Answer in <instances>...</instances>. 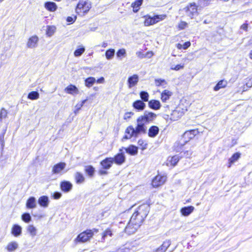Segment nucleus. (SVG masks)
Here are the masks:
<instances>
[{
    "label": "nucleus",
    "instance_id": "obj_63",
    "mask_svg": "<svg viewBox=\"0 0 252 252\" xmlns=\"http://www.w3.org/2000/svg\"><path fill=\"white\" fill-rule=\"evenodd\" d=\"M241 29H243L245 31H247V29H248V24H243L241 27Z\"/></svg>",
    "mask_w": 252,
    "mask_h": 252
},
{
    "label": "nucleus",
    "instance_id": "obj_58",
    "mask_svg": "<svg viewBox=\"0 0 252 252\" xmlns=\"http://www.w3.org/2000/svg\"><path fill=\"white\" fill-rule=\"evenodd\" d=\"M246 85L248 88L252 87V78L249 80V81L246 83Z\"/></svg>",
    "mask_w": 252,
    "mask_h": 252
},
{
    "label": "nucleus",
    "instance_id": "obj_5",
    "mask_svg": "<svg viewBox=\"0 0 252 252\" xmlns=\"http://www.w3.org/2000/svg\"><path fill=\"white\" fill-rule=\"evenodd\" d=\"M91 8V2L88 0H81L78 3L76 11L78 14L88 12Z\"/></svg>",
    "mask_w": 252,
    "mask_h": 252
},
{
    "label": "nucleus",
    "instance_id": "obj_61",
    "mask_svg": "<svg viewBox=\"0 0 252 252\" xmlns=\"http://www.w3.org/2000/svg\"><path fill=\"white\" fill-rule=\"evenodd\" d=\"M96 82L98 84H102L104 82V78L103 77H100L96 80Z\"/></svg>",
    "mask_w": 252,
    "mask_h": 252
},
{
    "label": "nucleus",
    "instance_id": "obj_50",
    "mask_svg": "<svg viewBox=\"0 0 252 252\" xmlns=\"http://www.w3.org/2000/svg\"><path fill=\"white\" fill-rule=\"evenodd\" d=\"M138 144L139 146L142 147V149L144 150L146 149L147 144L142 139H139L138 141Z\"/></svg>",
    "mask_w": 252,
    "mask_h": 252
},
{
    "label": "nucleus",
    "instance_id": "obj_49",
    "mask_svg": "<svg viewBox=\"0 0 252 252\" xmlns=\"http://www.w3.org/2000/svg\"><path fill=\"white\" fill-rule=\"evenodd\" d=\"M126 55V51L125 49H119L117 53V56L120 58L122 56H125Z\"/></svg>",
    "mask_w": 252,
    "mask_h": 252
},
{
    "label": "nucleus",
    "instance_id": "obj_13",
    "mask_svg": "<svg viewBox=\"0 0 252 252\" xmlns=\"http://www.w3.org/2000/svg\"><path fill=\"white\" fill-rule=\"evenodd\" d=\"M60 187L63 191L68 192L72 189V185L69 181H65L61 182Z\"/></svg>",
    "mask_w": 252,
    "mask_h": 252
},
{
    "label": "nucleus",
    "instance_id": "obj_19",
    "mask_svg": "<svg viewBox=\"0 0 252 252\" xmlns=\"http://www.w3.org/2000/svg\"><path fill=\"white\" fill-rule=\"evenodd\" d=\"M194 208L192 206L184 207L181 208L180 212L184 216H189L194 210Z\"/></svg>",
    "mask_w": 252,
    "mask_h": 252
},
{
    "label": "nucleus",
    "instance_id": "obj_4",
    "mask_svg": "<svg viewBox=\"0 0 252 252\" xmlns=\"http://www.w3.org/2000/svg\"><path fill=\"white\" fill-rule=\"evenodd\" d=\"M98 230L96 229L87 230L78 235L76 241L80 242H85L89 240L94 235V233H97Z\"/></svg>",
    "mask_w": 252,
    "mask_h": 252
},
{
    "label": "nucleus",
    "instance_id": "obj_40",
    "mask_svg": "<svg viewBox=\"0 0 252 252\" xmlns=\"http://www.w3.org/2000/svg\"><path fill=\"white\" fill-rule=\"evenodd\" d=\"M85 171L89 176L92 177L94 175V168L92 166L89 165L85 167Z\"/></svg>",
    "mask_w": 252,
    "mask_h": 252
},
{
    "label": "nucleus",
    "instance_id": "obj_8",
    "mask_svg": "<svg viewBox=\"0 0 252 252\" xmlns=\"http://www.w3.org/2000/svg\"><path fill=\"white\" fill-rule=\"evenodd\" d=\"M120 153L117 154L114 158H112L114 162L118 165H121L125 162L126 160V158L124 153L123 152V149H120Z\"/></svg>",
    "mask_w": 252,
    "mask_h": 252
},
{
    "label": "nucleus",
    "instance_id": "obj_45",
    "mask_svg": "<svg viewBox=\"0 0 252 252\" xmlns=\"http://www.w3.org/2000/svg\"><path fill=\"white\" fill-rule=\"evenodd\" d=\"M165 15H157L153 17L155 23H157L160 21L164 20L166 18Z\"/></svg>",
    "mask_w": 252,
    "mask_h": 252
},
{
    "label": "nucleus",
    "instance_id": "obj_9",
    "mask_svg": "<svg viewBox=\"0 0 252 252\" xmlns=\"http://www.w3.org/2000/svg\"><path fill=\"white\" fill-rule=\"evenodd\" d=\"M39 39L36 35H33L30 37L27 43V47L28 48L33 49L37 47Z\"/></svg>",
    "mask_w": 252,
    "mask_h": 252
},
{
    "label": "nucleus",
    "instance_id": "obj_38",
    "mask_svg": "<svg viewBox=\"0 0 252 252\" xmlns=\"http://www.w3.org/2000/svg\"><path fill=\"white\" fill-rule=\"evenodd\" d=\"M39 94L37 92L32 91L28 94V98L31 100H35L39 98Z\"/></svg>",
    "mask_w": 252,
    "mask_h": 252
},
{
    "label": "nucleus",
    "instance_id": "obj_53",
    "mask_svg": "<svg viewBox=\"0 0 252 252\" xmlns=\"http://www.w3.org/2000/svg\"><path fill=\"white\" fill-rule=\"evenodd\" d=\"M62 196V193L60 192H55L53 194V198L55 199H58Z\"/></svg>",
    "mask_w": 252,
    "mask_h": 252
},
{
    "label": "nucleus",
    "instance_id": "obj_44",
    "mask_svg": "<svg viewBox=\"0 0 252 252\" xmlns=\"http://www.w3.org/2000/svg\"><path fill=\"white\" fill-rule=\"evenodd\" d=\"M31 219L32 218L29 213H24L22 215V220L26 223L29 222Z\"/></svg>",
    "mask_w": 252,
    "mask_h": 252
},
{
    "label": "nucleus",
    "instance_id": "obj_31",
    "mask_svg": "<svg viewBox=\"0 0 252 252\" xmlns=\"http://www.w3.org/2000/svg\"><path fill=\"white\" fill-rule=\"evenodd\" d=\"M144 18H145L144 21V25L145 26H149L156 24L153 17H152L151 16L146 15L144 16Z\"/></svg>",
    "mask_w": 252,
    "mask_h": 252
},
{
    "label": "nucleus",
    "instance_id": "obj_36",
    "mask_svg": "<svg viewBox=\"0 0 252 252\" xmlns=\"http://www.w3.org/2000/svg\"><path fill=\"white\" fill-rule=\"evenodd\" d=\"M27 229L32 237L35 236L37 234V229L32 224L29 225Z\"/></svg>",
    "mask_w": 252,
    "mask_h": 252
},
{
    "label": "nucleus",
    "instance_id": "obj_32",
    "mask_svg": "<svg viewBox=\"0 0 252 252\" xmlns=\"http://www.w3.org/2000/svg\"><path fill=\"white\" fill-rule=\"evenodd\" d=\"M143 0H136L134 2L131 4V6L133 7V11L136 13L139 10L140 6L142 4Z\"/></svg>",
    "mask_w": 252,
    "mask_h": 252
},
{
    "label": "nucleus",
    "instance_id": "obj_55",
    "mask_svg": "<svg viewBox=\"0 0 252 252\" xmlns=\"http://www.w3.org/2000/svg\"><path fill=\"white\" fill-rule=\"evenodd\" d=\"M136 55L139 59H143L146 57V56L141 51H138L136 53Z\"/></svg>",
    "mask_w": 252,
    "mask_h": 252
},
{
    "label": "nucleus",
    "instance_id": "obj_59",
    "mask_svg": "<svg viewBox=\"0 0 252 252\" xmlns=\"http://www.w3.org/2000/svg\"><path fill=\"white\" fill-rule=\"evenodd\" d=\"M98 173H99V174L100 175H106L108 173L107 171L104 170V169L99 170L98 171Z\"/></svg>",
    "mask_w": 252,
    "mask_h": 252
},
{
    "label": "nucleus",
    "instance_id": "obj_21",
    "mask_svg": "<svg viewBox=\"0 0 252 252\" xmlns=\"http://www.w3.org/2000/svg\"><path fill=\"white\" fill-rule=\"evenodd\" d=\"M183 115V112L181 111L179 109L174 110L172 111L170 119L172 121H177Z\"/></svg>",
    "mask_w": 252,
    "mask_h": 252
},
{
    "label": "nucleus",
    "instance_id": "obj_62",
    "mask_svg": "<svg viewBox=\"0 0 252 252\" xmlns=\"http://www.w3.org/2000/svg\"><path fill=\"white\" fill-rule=\"evenodd\" d=\"M190 46V43L189 42H186L183 45V49H186Z\"/></svg>",
    "mask_w": 252,
    "mask_h": 252
},
{
    "label": "nucleus",
    "instance_id": "obj_52",
    "mask_svg": "<svg viewBox=\"0 0 252 252\" xmlns=\"http://www.w3.org/2000/svg\"><path fill=\"white\" fill-rule=\"evenodd\" d=\"M6 130H4L5 131ZM4 132L3 133L0 134V143L1 144L2 148H3L4 145Z\"/></svg>",
    "mask_w": 252,
    "mask_h": 252
},
{
    "label": "nucleus",
    "instance_id": "obj_6",
    "mask_svg": "<svg viewBox=\"0 0 252 252\" xmlns=\"http://www.w3.org/2000/svg\"><path fill=\"white\" fill-rule=\"evenodd\" d=\"M166 181L165 176L158 175L153 180L152 185L154 188H157L163 185Z\"/></svg>",
    "mask_w": 252,
    "mask_h": 252
},
{
    "label": "nucleus",
    "instance_id": "obj_29",
    "mask_svg": "<svg viewBox=\"0 0 252 252\" xmlns=\"http://www.w3.org/2000/svg\"><path fill=\"white\" fill-rule=\"evenodd\" d=\"M172 92L168 90H164L161 94V99L162 102H165L172 95Z\"/></svg>",
    "mask_w": 252,
    "mask_h": 252
},
{
    "label": "nucleus",
    "instance_id": "obj_57",
    "mask_svg": "<svg viewBox=\"0 0 252 252\" xmlns=\"http://www.w3.org/2000/svg\"><path fill=\"white\" fill-rule=\"evenodd\" d=\"M133 113H132V112H127L125 114L124 119H129L130 118L131 115H133Z\"/></svg>",
    "mask_w": 252,
    "mask_h": 252
},
{
    "label": "nucleus",
    "instance_id": "obj_64",
    "mask_svg": "<svg viewBox=\"0 0 252 252\" xmlns=\"http://www.w3.org/2000/svg\"><path fill=\"white\" fill-rule=\"evenodd\" d=\"M192 153L190 151H187L185 153V154H186V157L187 158H189L191 155Z\"/></svg>",
    "mask_w": 252,
    "mask_h": 252
},
{
    "label": "nucleus",
    "instance_id": "obj_48",
    "mask_svg": "<svg viewBox=\"0 0 252 252\" xmlns=\"http://www.w3.org/2000/svg\"><path fill=\"white\" fill-rule=\"evenodd\" d=\"M155 84L157 86H159L165 85L166 83L165 81L163 79H155Z\"/></svg>",
    "mask_w": 252,
    "mask_h": 252
},
{
    "label": "nucleus",
    "instance_id": "obj_54",
    "mask_svg": "<svg viewBox=\"0 0 252 252\" xmlns=\"http://www.w3.org/2000/svg\"><path fill=\"white\" fill-rule=\"evenodd\" d=\"M112 235V233L110 230H106L103 233V235L102 236V238H104L105 237H107V236H111Z\"/></svg>",
    "mask_w": 252,
    "mask_h": 252
},
{
    "label": "nucleus",
    "instance_id": "obj_46",
    "mask_svg": "<svg viewBox=\"0 0 252 252\" xmlns=\"http://www.w3.org/2000/svg\"><path fill=\"white\" fill-rule=\"evenodd\" d=\"M7 115V110L4 108H2L0 112V121H1L3 119L6 118Z\"/></svg>",
    "mask_w": 252,
    "mask_h": 252
},
{
    "label": "nucleus",
    "instance_id": "obj_42",
    "mask_svg": "<svg viewBox=\"0 0 252 252\" xmlns=\"http://www.w3.org/2000/svg\"><path fill=\"white\" fill-rule=\"evenodd\" d=\"M140 96L142 100V101L147 102L149 99V94L145 91H142L140 93Z\"/></svg>",
    "mask_w": 252,
    "mask_h": 252
},
{
    "label": "nucleus",
    "instance_id": "obj_34",
    "mask_svg": "<svg viewBox=\"0 0 252 252\" xmlns=\"http://www.w3.org/2000/svg\"><path fill=\"white\" fill-rule=\"evenodd\" d=\"M227 85V82L224 80L220 81L215 86L214 90L215 91H219L221 88L225 87Z\"/></svg>",
    "mask_w": 252,
    "mask_h": 252
},
{
    "label": "nucleus",
    "instance_id": "obj_14",
    "mask_svg": "<svg viewBox=\"0 0 252 252\" xmlns=\"http://www.w3.org/2000/svg\"><path fill=\"white\" fill-rule=\"evenodd\" d=\"M199 133L197 129H192L186 131L183 134V137L188 139V140L193 138Z\"/></svg>",
    "mask_w": 252,
    "mask_h": 252
},
{
    "label": "nucleus",
    "instance_id": "obj_27",
    "mask_svg": "<svg viewBox=\"0 0 252 252\" xmlns=\"http://www.w3.org/2000/svg\"><path fill=\"white\" fill-rule=\"evenodd\" d=\"M126 152L131 155H136L138 153V148L133 145H130L128 148H125Z\"/></svg>",
    "mask_w": 252,
    "mask_h": 252
},
{
    "label": "nucleus",
    "instance_id": "obj_7",
    "mask_svg": "<svg viewBox=\"0 0 252 252\" xmlns=\"http://www.w3.org/2000/svg\"><path fill=\"white\" fill-rule=\"evenodd\" d=\"M149 212V206L147 204H143L139 206L136 213H138L141 217H139V220H141L142 218L145 219Z\"/></svg>",
    "mask_w": 252,
    "mask_h": 252
},
{
    "label": "nucleus",
    "instance_id": "obj_24",
    "mask_svg": "<svg viewBox=\"0 0 252 252\" xmlns=\"http://www.w3.org/2000/svg\"><path fill=\"white\" fill-rule=\"evenodd\" d=\"M148 105L150 108L154 110H158L160 108V103L158 100H151L149 101Z\"/></svg>",
    "mask_w": 252,
    "mask_h": 252
},
{
    "label": "nucleus",
    "instance_id": "obj_43",
    "mask_svg": "<svg viewBox=\"0 0 252 252\" xmlns=\"http://www.w3.org/2000/svg\"><path fill=\"white\" fill-rule=\"evenodd\" d=\"M85 51L84 47H82L79 49H76L74 52V55L76 57H78L81 56Z\"/></svg>",
    "mask_w": 252,
    "mask_h": 252
},
{
    "label": "nucleus",
    "instance_id": "obj_1",
    "mask_svg": "<svg viewBox=\"0 0 252 252\" xmlns=\"http://www.w3.org/2000/svg\"><path fill=\"white\" fill-rule=\"evenodd\" d=\"M157 117V114L154 113L147 111H145L143 115L137 118V126L135 128L132 126L126 128L125 131L126 134L123 138L128 139L132 137H137L141 133H146L147 127L145 125L153 122Z\"/></svg>",
    "mask_w": 252,
    "mask_h": 252
},
{
    "label": "nucleus",
    "instance_id": "obj_12",
    "mask_svg": "<svg viewBox=\"0 0 252 252\" xmlns=\"http://www.w3.org/2000/svg\"><path fill=\"white\" fill-rule=\"evenodd\" d=\"M22 228L18 224H14L11 228V233L15 237H19L22 234Z\"/></svg>",
    "mask_w": 252,
    "mask_h": 252
},
{
    "label": "nucleus",
    "instance_id": "obj_51",
    "mask_svg": "<svg viewBox=\"0 0 252 252\" xmlns=\"http://www.w3.org/2000/svg\"><path fill=\"white\" fill-rule=\"evenodd\" d=\"M184 67V64H177L176 65H172L171 67V69L172 70H179L181 69H183Z\"/></svg>",
    "mask_w": 252,
    "mask_h": 252
},
{
    "label": "nucleus",
    "instance_id": "obj_30",
    "mask_svg": "<svg viewBox=\"0 0 252 252\" xmlns=\"http://www.w3.org/2000/svg\"><path fill=\"white\" fill-rule=\"evenodd\" d=\"M96 82V79L94 77H90L86 78L85 80V85L87 88H91Z\"/></svg>",
    "mask_w": 252,
    "mask_h": 252
},
{
    "label": "nucleus",
    "instance_id": "obj_10",
    "mask_svg": "<svg viewBox=\"0 0 252 252\" xmlns=\"http://www.w3.org/2000/svg\"><path fill=\"white\" fill-rule=\"evenodd\" d=\"M66 164L64 162H60L55 165L52 169L53 174H62V171L65 168Z\"/></svg>",
    "mask_w": 252,
    "mask_h": 252
},
{
    "label": "nucleus",
    "instance_id": "obj_39",
    "mask_svg": "<svg viewBox=\"0 0 252 252\" xmlns=\"http://www.w3.org/2000/svg\"><path fill=\"white\" fill-rule=\"evenodd\" d=\"M56 31V27L53 26H49L47 27L46 34L50 37L53 35Z\"/></svg>",
    "mask_w": 252,
    "mask_h": 252
},
{
    "label": "nucleus",
    "instance_id": "obj_11",
    "mask_svg": "<svg viewBox=\"0 0 252 252\" xmlns=\"http://www.w3.org/2000/svg\"><path fill=\"white\" fill-rule=\"evenodd\" d=\"M113 163L112 158H107L101 161L100 164L103 169L107 170L111 168Z\"/></svg>",
    "mask_w": 252,
    "mask_h": 252
},
{
    "label": "nucleus",
    "instance_id": "obj_3",
    "mask_svg": "<svg viewBox=\"0 0 252 252\" xmlns=\"http://www.w3.org/2000/svg\"><path fill=\"white\" fill-rule=\"evenodd\" d=\"M180 13L187 19H193L199 14L198 5L195 2L190 3L180 10Z\"/></svg>",
    "mask_w": 252,
    "mask_h": 252
},
{
    "label": "nucleus",
    "instance_id": "obj_47",
    "mask_svg": "<svg viewBox=\"0 0 252 252\" xmlns=\"http://www.w3.org/2000/svg\"><path fill=\"white\" fill-rule=\"evenodd\" d=\"M188 23L185 21H181L178 26V28L179 30H184L188 27Z\"/></svg>",
    "mask_w": 252,
    "mask_h": 252
},
{
    "label": "nucleus",
    "instance_id": "obj_16",
    "mask_svg": "<svg viewBox=\"0 0 252 252\" xmlns=\"http://www.w3.org/2000/svg\"><path fill=\"white\" fill-rule=\"evenodd\" d=\"M38 203L40 206L44 208H47L49 203V198L47 196H42L39 198Z\"/></svg>",
    "mask_w": 252,
    "mask_h": 252
},
{
    "label": "nucleus",
    "instance_id": "obj_56",
    "mask_svg": "<svg viewBox=\"0 0 252 252\" xmlns=\"http://www.w3.org/2000/svg\"><path fill=\"white\" fill-rule=\"evenodd\" d=\"M76 19V16H74L73 17L69 16V17H68L67 18L66 21L68 22H70V23H73L75 21Z\"/></svg>",
    "mask_w": 252,
    "mask_h": 252
},
{
    "label": "nucleus",
    "instance_id": "obj_20",
    "mask_svg": "<svg viewBox=\"0 0 252 252\" xmlns=\"http://www.w3.org/2000/svg\"><path fill=\"white\" fill-rule=\"evenodd\" d=\"M19 247L18 243L16 241H11L6 246V249L9 252L15 251Z\"/></svg>",
    "mask_w": 252,
    "mask_h": 252
},
{
    "label": "nucleus",
    "instance_id": "obj_60",
    "mask_svg": "<svg viewBox=\"0 0 252 252\" xmlns=\"http://www.w3.org/2000/svg\"><path fill=\"white\" fill-rule=\"evenodd\" d=\"M83 106V104H81V103H78L76 105V110H75V113H76V112L79 111L81 108V107Z\"/></svg>",
    "mask_w": 252,
    "mask_h": 252
},
{
    "label": "nucleus",
    "instance_id": "obj_22",
    "mask_svg": "<svg viewBox=\"0 0 252 252\" xmlns=\"http://www.w3.org/2000/svg\"><path fill=\"white\" fill-rule=\"evenodd\" d=\"M137 247L133 243H127L123 249V252H134L136 251Z\"/></svg>",
    "mask_w": 252,
    "mask_h": 252
},
{
    "label": "nucleus",
    "instance_id": "obj_35",
    "mask_svg": "<svg viewBox=\"0 0 252 252\" xmlns=\"http://www.w3.org/2000/svg\"><path fill=\"white\" fill-rule=\"evenodd\" d=\"M241 154L239 153H235L229 159V166L230 167L231 165L237 161L240 157Z\"/></svg>",
    "mask_w": 252,
    "mask_h": 252
},
{
    "label": "nucleus",
    "instance_id": "obj_28",
    "mask_svg": "<svg viewBox=\"0 0 252 252\" xmlns=\"http://www.w3.org/2000/svg\"><path fill=\"white\" fill-rule=\"evenodd\" d=\"M170 245V242L169 241H164L162 245L157 249L155 252H165Z\"/></svg>",
    "mask_w": 252,
    "mask_h": 252
},
{
    "label": "nucleus",
    "instance_id": "obj_33",
    "mask_svg": "<svg viewBox=\"0 0 252 252\" xmlns=\"http://www.w3.org/2000/svg\"><path fill=\"white\" fill-rule=\"evenodd\" d=\"M75 179L77 184H82L85 181L83 174L80 172H76L75 174Z\"/></svg>",
    "mask_w": 252,
    "mask_h": 252
},
{
    "label": "nucleus",
    "instance_id": "obj_18",
    "mask_svg": "<svg viewBox=\"0 0 252 252\" xmlns=\"http://www.w3.org/2000/svg\"><path fill=\"white\" fill-rule=\"evenodd\" d=\"M159 132V128L156 126H151L148 130V136L150 137H156Z\"/></svg>",
    "mask_w": 252,
    "mask_h": 252
},
{
    "label": "nucleus",
    "instance_id": "obj_2",
    "mask_svg": "<svg viewBox=\"0 0 252 252\" xmlns=\"http://www.w3.org/2000/svg\"><path fill=\"white\" fill-rule=\"evenodd\" d=\"M141 216L138 213L135 212L132 215L128 223L125 228V231L128 234L134 233L139 226L141 225L144 219L142 218L140 221L139 220V217Z\"/></svg>",
    "mask_w": 252,
    "mask_h": 252
},
{
    "label": "nucleus",
    "instance_id": "obj_25",
    "mask_svg": "<svg viewBox=\"0 0 252 252\" xmlns=\"http://www.w3.org/2000/svg\"><path fill=\"white\" fill-rule=\"evenodd\" d=\"M65 91L67 93L71 94H77L79 92L77 88L75 86L73 85H70L66 88H65Z\"/></svg>",
    "mask_w": 252,
    "mask_h": 252
},
{
    "label": "nucleus",
    "instance_id": "obj_26",
    "mask_svg": "<svg viewBox=\"0 0 252 252\" xmlns=\"http://www.w3.org/2000/svg\"><path fill=\"white\" fill-rule=\"evenodd\" d=\"M36 206V199L34 197H31L27 201L26 207L29 209H32Z\"/></svg>",
    "mask_w": 252,
    "mask_h": 252
},
{
    "label": "nucleus",
    "instance_id": "obj_15",
    "mask_svg": "<svg viewBox=\"0 0 252 252\" xmlns=\"http://www.w3.org/2000/svg\"><path fill=\"white\" fill-rule=\"evenodd\" d=\"M139 80L138 76L136 74H134L128 78L127 82L128 84V87L129 88L134 86L137 84Z\"/></svg>",
    "mask_w": 252,
    "mask_h": 252
},
{
    "label": "nucleus",
    "instance_id": "obj_41",
    "mask_svg": "<svg viewBox=\"0 0 252 252\" xmlns=\"http://www.w3.org/2000/svg\"><path fill=\"white\" fill-rule=\"evenodd\" d=\"M115 54V50L113 49H109L106 51L105 56L107 60H111Z\"/></svg>",
    "mask_w": 252,
    "mask_h": 252
},
{
    "label": "nucleus",
    "instance_id": "obj_23",
    "mask_svg": "<svg viewBox=\"0 0 252 252\" xmlns=\"http://www.w3.org/2000/svg\"><path fill=\"white\" fill-rule=\"evenodd\" d=\"M45 8L51 12H53L56 10L57 6L54 2L48 1L44 4Z\"/></svg>",
    "mask_w": 252,
    "mask_h": 252
},
{
    "label": "nucleus",
    "instance_id": "obj_37",
    "mask_svg": "<svg viewBox=\"0 0 252 252\" xmlns=\"http://www.w3.org/2000/svg\"><path fill=\"white\" fill-rule=\"evenodd\" d=\"M179 157L177 155L171 158H169L167 160L168 162H170V164L172 166L176 165L177 162L179 161Z\"/></svg>",
    "mask_w": 252,
    "mask_h": 252
},
{
    "label": "nucleus",
    "instance_id": "obj_17",
    "mask_svg": "<svg viewBox=\"0 0 252 252\" xmlns=\"http://www.w3.org/2000/svg\"><path fill=\"white\" fill-rule=\"evenodd\" d=\"M133 107L138 111L144 110L146 107V104L140 100H136L133 103Z\"/></svg>",
    "mask_w": 252,
    "mask_h": 252
}]
</instances>
